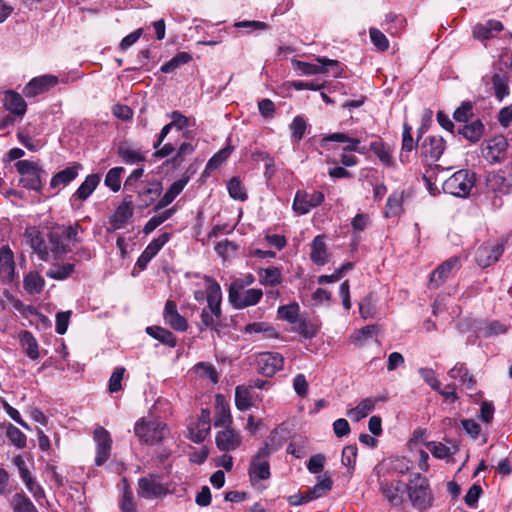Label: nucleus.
<instances>
[{
	"label": "nucleus",
	"mask_w": 512,
	"mask_h": 512,
	"mask_svg": "<svg viewBox=\"0 0 512 512\" xmlns=\"http://www.w3.org/2000/svg\"><path fill=\"white\" fill-rule=\"evenodd\" d=\"M406 492L415 509L422 511L432 506L433 495L428 479L420 473L414 474L409 480Z\"/></svg>",
	"instance_id": "nucleus-1"
},
{
	"label": "nucleus",
	"mask_w": 512,
	"mask_h": 512,
	"mask_svg": "<svg viewBox=\"0 0 512 512\" xmlns=\"http://www.w3.org/2000/svg\"><path fill=\"white\" fill-rule=\"evenodd\" d=\"M134 433L141 443L154 445L166 437L168 428L165 423L153 417H143L135 423Z\"/></svg>",
	"instance_id": "nucleus-2"
},
{
	"label": "nucleus",
	"mask_w": 512,
	"mask_h": 512,
	"mask_svg": "<svg viewBox=\"0 0 512 512\" xmlns=\"http://www.w3.org/2000/svg\"><path fill=\"white\" fill-rule=\"evenodd\" d=\"M475 185V173L470 170H459L446 179L443 191L453 196L465 198Z\"/></svg>",
	"instance_id": "nucleus-3"
},
{
	"label": "nucleus",
	"mask_w": 512,
	"mask_h": 512,
	"mask_svg": "<svg viewBox=\"0 0 512 512\" xmlns=\"http://www.w3.org/2000/svg\"><path fill=\"white\" fill-rule=\"evenodd\" d=\"M271 454L269 445L265 443L252 458L249 467V476L251 482L256 480H267L270 478V465L268 458Z\"/></svg>",
	"instance_id": "nucleus-4"
},
{
	"label": "nucleus",
	"mask_w": 512,
	"mask_h": 512,
	"mask_svg": "<svg viewBox=\"0 0 512 512\" xmlns=\"http://www.w3.org/2000/svg\"><path fill=\"white\" fill-rule=\"evenodd\" d=\"M407 484L399 479L379 480V491L383 498L392 506L399 507L404 503Z\"/></svg>",
	"instance_id": "nucleus-5"
},
{
	"label": "nucleus",
	"mask_w": 512,
	"mask_h": 512,
	"mask_svg": "<svg viewBox=\"0 0 512 512\" xmlns=\"http://www.w3.org/2000/svg\"><path fill=\"white\" fill-rule=\"evenodd\" d=\"M263 296L261 289H238L235 285H230L229 300L238 309L256 305Z\"/></svg>",
	"instance_id": "nucleus-6"
},
{
	"label": "nucleus",
	"mask_w": 512,
	"mask_h": 512,
	"mask_svg": "<svg viewBox=\"0 0 512 512\" xmlns=\"http://www.w3.org/2000/svg\"><path fill=\"white\" fill-rule=\"evenodd\" d=\"M508 148V141L503 135H496L482 145V156L490 164L503 160Z\"/></svg>",
	"instance_id": "nucleus-7"
},
{
	"label": "nucleus",
	"mask_w": 512,
	"mask_h": 512,
	"mask_svg": "<svg viewBox=\"0 0 512 512\" xmlns=\"http://www.w3.org/2000/svg\"><path fill=\"white\" fill-rule=\"evenodd\" d=\"M324 200V194L320 191H312L311 193L303 190L297 191L293 209L300 215L307 214L311 209L319 206Z\"/></svg>",
	"instance_id": "nucleus-8"
},
{
	"label": "nucleus",
	"mask_w": 512,
	"mask_h": 512,
	"mask_svg": "<svg viewBox=\"0 0 512 512\" xmlns=\"http://www.w3.org/2000/svg\"><path fill=\"white\" fill-rule=\"evenodd\" d=\"M503 252V242H486L478 248L476 252V262L483 268L488 267L497 262Z\"/></svg>",
	"instance_id": "nucleus-9"
},
{
	"label": "nucleus",
	"mask_w": 512,
	"mask_h": 512,
	"mask_svg": "<svg viewBox=\"0 0 512 512\" xmlns=\"http://www.w3.org/2000/svg\"><path fill=\"white\" fill-rule=\"evenodd\" d=\"M283 364V356L276 352L260 353L257 358L258 371L264 376H273L282 369Z\"/></svg>",
	"instance_id": "nucleus-10"
},
{
	"label": "nucleus",
	"mask_w": 512,
	"mask_h": 512,
	"mask_svg": "<svg viewBox=\"0 0 512 512\" xmlns=\"http://www.w3.org/2000/svg\"><path fill=\"white\" fill-rule=\"evenodd\" d=\"M486 187L488 193L494 194L495 198H501L512 191V184L502 171H493L486 177Z\"/></svg>",
	"instance_id": "nucleus-11"
},
{
	"label": "nucleus",
	"mask_w": 512,
	"mask_h": 512,
	"mask_svg": "<svg viewBox=\"0 0 512 512\" xmlns=\"http://www.w3.org/2000/svg\"><path fill=\"white\" fill-rule=\"evenodd\" d=\"M94 440L96 442L95 464L102 466L110 457L112 440L109 432L102 427L95 430Z\"/></svg>",
	"instance_id": "nucleus-12"
},
{
	"label": "nucleus",
	"mask_w": 512,
	"mask_h": 512,
	"mask_svg": "<svg viewBox=\"0 0 512 512\" xmlns=\"http://www.w3.org/2000/svg\"><path fill=\"white\" fill-rule=\"evenodd\" d=\"M445 141L441 136H427L420 145V154L427 161L435 162L443 154Z\"/></svg>",
	"instance_id": "nucleus-13"
},
{
	"label": "nucleus",
	"mask_w": 512,
	"mask_h": 512,
	"mask_svg": "<svg viewBox=\"0 0 512 512\" xmlns=\"http://www.w3.org/2000/svg\"><path fill=\"white\" fill-rule=\"evenodd\" d=\"M166 491V488L154 475L140 478L138 481V495L142 498L153 499L161 497L166 494Z\"/></svg>",
	"instance_id": "nucleus-14"
},
{
	"label": "nucleus",
	"mask_w": 512,
	"mask_h": 512,
	"mask_svg": "<svg viewBox=\"0 0 512 512\" xmlns=\"http://www.w3.org/2000/svg\"><path fill=\"white\" fill-rule=\"evenodd\" d=\"M460 267L459 258L451 257L440 264L430 276V285L434 288L440 287L452 275L454 270Z\"/></svg>",
	"instance_id": "nucleus-15"
},
{
	"label": "nucleus",
	"mask_w": 512,
	"mask_h": 512,
	"mask_svg": "<svg viewBox=\"0 0 512 512\" xmlns=\"http://www.w3.org/2000/svg\"><path fill=\"white\" fill-rule=\"evenodd\" d=\"M58 83V79L52 75H43L33 78L23 89L26 97H34L48 91Z\"/></svg>",
	"instance_id": "nucleus-16"
},
{
	"label": "nucleus",
	"mask_w": 512,
	"mask_h": 512,
	"mask_svg": "<svg viewBox=\"0 0 512 512\" xmlns=\"http://www.w3.org/2000/svg\"><path fill=\"white\" fill-rule=\"evenodd\" d=\"M163 317L165 322L174 330L185 331L188 328L187 320L178 313L174 301L168 300L166 302Z\"/></svg>",
	"instance_id": "nucleus-17"
},
{
	"label": "nucleus",
	"mask_w": 512,
	"mask_h": 512,
	"mask_svg": "<svg viewBox=\"0 0 512 512\" xmlns=\"http://www.w3.org/2000/svg\"><path fill=\"white\" fill-rule=\"evenodd\" d=\"M241 444L239 434L228 427L219 431L216 435V445L221 451L229 452L237 449Z\"/></svg>",
	"instance_id": "nucleus-18"
},
{
	"label": "nucleus",
	"mask_w": 512,
	"mask_h": 512,
	"mask_svg": "<svg viewBox=\"0 0 512 512\" xmlns=\"http://www.w3.org/2000/svg\"><path fill=\"white\" fill-rule=\"evenodd\" d=\"M25 238L31 248L36 252L43 261L48 260L49 250L41 237V233L35 227H28L25 230Z\"/></svg>",
	"instance_id": "nucleus-19"
},
{
	"label": "nucleus",
	"mask_w": 512,
	"mask_h": 512,
	"mask_svg": "<svg viewBox=\"0 0 512 512\" xmlns=\"http://www.w3.org/2000/svg\"><path fill=\"white\" fill-rule=\"evenodd\" d=\"M503 24L498 20H488L486 23H478L473 27V36L475 39L485 41L495 37L503 30Z\"/></svg>",
	"instance_id": "nucleus-20"
},
{
	"label": "nucleus",
	"mask_w": 512,
	"mask_h": 512,
	"mask_svg": "<svg viewBox=\"0 0 512 512\" xmlns=\"http://www.w3.org/2000/svg\"><path fill=\"white\" fill-rule=\"evenodd\" d=\"M168 240V234H162L157 239L151 241L138 258L137 265L141 269H145L147 264L152 260V258H154L158 254V252L161 250V248L166 244Z\"/></svg>",
	"instance_id": "nucleus-21"
},
{
	"label": "nucleus",
	"mask_w": 512,
	"mask_h": 512,
	"mask_svg": "<svg viewBox=\"0 0 512 512\" xmlns=\"http://www.w3.org/2000/svg\"><path fill=\"white\" fill-rule=\"evenodd\" d=\"M133 215L132 199L127 196L117 207L114 215L110 218V224L114 229L122 228Z\"/></svg>",
	"instance_id": "nucleus-22"
},
{
	"label": "nucleus",
	"mask_w": 512,
	"mask_h": 512,
	"mask_svg": "<svg viewBox=\"0 0 512 512\" xmlns=\"http://www.w3.org/2000/svg\"><path fill=\"white\" fill-rule=\"evenodd\" d=\"M15 272L13 252L8 246L0 248V277L3 281H12Z\"/></svg>",
	"instance_id": "nucleus-23"
},
{
	"label": "nucleus",
	"mask_w": 512,
	"mask_h": 512,
	"mask_svg": "<svg viewBox=\"0 0 512 512\" xmlns=\"http://www.w3.org/2000/svg\"><path fill=\"white\" fill-rule=\"evenodd\" d=\"M386 399L385 396L365 398L355 408L350 409L347 416L354 421H359L373 411L377 402H385Z\"/></svg>",
	"instance_id": "nucleus-24"
},
{
	"label": "nucleus",
	"mask_w": 512,
	"mask_h": 512,
	"mask_svg": "<svg viewBox=\"0 0 512 512\" xmlns=\"http://www.w3.org/2000/svg\"><path fill=\"white\" fill-rule=\"evenodd\" d=\"M3 105L8 111H10V113L17 115L20 118H22L27 111V105L23 97L11 90L5 92Z\"/></svg>",
	"instance_id": "nucleus-25"
},
{
	"label": "nucleus",
	"mask_w": 512,
	"mask_h": 512,
	"mask_svg": "<svg viewBox=\"0 0 512 512\" xmlns=\"http://www.w3.org/2000/svg\"><path fill=\"white\" fill-rule=\"evenodd\" d=\"M448 376L451 379H457L466 390H473L476 385L475 377L469 373L468 369L462 363H457L452 367Z\"/></svg>",
	"instance_id": "nucleus-26"
},
{
	"label": "nucleus",
	"mask_w": 512,
	"mask_h": 512,
	"mask_svg": "<svg viewBox=\"0 0 512 512\" xmlns=\"http://www.w3.org/2000/svg\"><path fill=\"white\" fill-rule=\"evenodd\" d=\"M320 65L297 61V68L305 75H316L327 72L326 66H338L337 60H331L327 58L317 59Z\"/></svg>",
	"instance_id": "nucleus-27"
},
{
	"label": "nucleus",
	"mask_w": 512,
	"mask_h": 512,
	"mask_svg": "<svg viewBox=\"0 0 512 512\" xmlns=\"http://www.w3.org/2000/svg\"><path fill=\"white\" fill-rule=\"evenodd\" d=\"M100 182V175L90 174L81 183L79 188L72 195V199L85 201L95 191Z\"/></svg>",
	"instance_id": "nucleus-28"
},
{
	"label": "nucleus",
	"mask_w": 512,
	"mask_h": 512,
	"mask_svg": "<svg viewBox=\"0 0 512 512\" xmlns=\"http://www.w3.org/2000/svg\"><path fill=\"white\" fill-rule=\"evenodd\" d=\"M186 184V179H180L175 181L167 190V192L159 199V201L154 207V211L157 212L170 205L174 201V199L183 191Z\"/></svg>",
	"instance_id": "nucleus-29"
},
{
	"label": "nucleus",
	"mask_w": 512,
	"mask_h": 512,
	"mask_svg": "<svg viewBox=\"0 0 512 512\" xmlns=\"http://www.w3.org/2000/svg\"><path fill=\"white\" fill-rule=\"evenodd\" d=\"M459 134L470 142H478L484 133V125L480 120L466 122L458 128Z\"/></svg>",
	"instance_id": "nucleus-30"
},
{
	"label": "nucleus",
	"mask_w": 512,
	"mask_h": 512,
	"mask_svg": "<svg viewBox=\"0 0 512 512\" xmlns=\"http://www.w3.org/2000/svg\"><path fill=\"white\" fill-rule=\"evenodd\" d=\"M79 168L80 164H77L59 171L52 177L50 187L54 189L60 186L65 187L77 177Z\"/></svg>",
	"instance_id": "nucleus-31"
},
{
	"label": "nucleus",
	"mask_w": 512,
	"mask_h": 512,
	"mask_svg": "<svg viewBox=\"0 0 512 512\" xmlns=\"http://www.w3.org/2000/svg\"><path fill=\"white\" fill-rule=\"evenodd\" d=\"M216 402V418L214 425L216 427H230V424L232 423V417L230 414L229 405L224 401V398L221 395L217 396Z\"/></svg>",
	"instance_id": "nucleus-32"
},
{
	"label": "nucleus",
	"mask_w": 512,
	"mask_h": 512,
	"mask_svg": "<svg viewBox=\"0 0 512 512\" xmlns=\"http://www.w3.org/2000/svg\"><path fill=\"white\" fill-rule=\"evenodd\" d=\"M425 445L431 454L437 459H449L459 450L455 443H452L451 446H447L441 442L430 441Z\"/></svg>",
	"instance_id": "nucleus-33"
},
{
	"label": "nucleus",
	"mask_w": 512,
	"mask_h": 512,
	"mask_svg": "<svg viewBox=\"0 0 512 512\" xmlns=\"http://www.w3.org/2000/svg\"><path fill=\"white\" fill-rule=\"evenodd\" d=\"M204 280L207 284L206 298H207L208 307L213 306L215 310H218V307H220L221 299H222L220 285L209 276H204Z\"/></svg>",
	"instance_id": "nucleus-34"
},
{
	"label": "nucleus",
	"mask_w": 512,
	"mask_h": 512,
	"mask_svg": "<svg viewBox=\"0 0 512 512\" xmlns=\"http://www.w3.org/2000/svg\"><path fill=\"white\" fill-rule=\"evenodd\" d=\"M48 239L50 245L49 250L52 252L55 258L63 256L70 250L68 244L64 241L57 228L48 234Z\"/></svg>",
	"instance_id": "nucleus-35"
},
{
	"label": "nucleus",
	"mask_w": 512,
	"mask_h": 512,
	"mask_svg": "<svg viewBox=\"0 0 512 512\" xmlns=\"http://www.w3.org/2000/svg\"><path fill=\"white\" fill-rule=\"evenodd\" d=\"M20 343L26 353V355L32 359L39 358V348L36 338L29 331H22L19 335Z\"/></svg>",
	"instance_id": "nucleus-36"
},
{
	"label": "nucleus",
	"mask_w": 512,
	"mask_h": 512,
	"mask_svg": "<svg viewBox=\"0 0 512 512\" xmlns=\"http://www.w3.org/2000/svg\"><path fill=\"white\" fill-rule=\"evenodd\" d=\"M311 260L317 265L327 262V249L322 236H316L311 244Z\"/></svg>",
	"instance_id": "nucleus-37"
},
{
	"label": "nucleus",
	"mask_w": 512,
	"mask_h": 512,
	"mask_svg": "<svg viewBox=\"0 0 512 512\" xmlns=\"http://www.w3.org/2000/svg\"><path fill=\"white\" fill-rule=\"evenodd\" d=\"M162 192V184L161 182L155 180L151 182L146 188L142 191L138 192L139 198L145 204V206H149L153 203Z\"/></svg>",
	"instance_id": "nucleus-38"
},
{
	"label": "nucleus",
	"mask_w": 512,
	"mask_h": 512,
	"mask_svg": "<svg viewBox=\"0 0 512 512\" xmlns=\"http://www.w3.org/2000/svg\"><path fill=\"white\" fill-rule=\"evenodd\" d=\"M118 154L126 164H135L145 160V156L139 150H136L124 143L118 147Z\"/></svg>",
	"instance_id": "nucleus-39"
},
{
	"label": "nucleus",
	"mask_w": 512,
	"mask_h": 512,
	"mask_svg": "<svg viewBox=\"0 0 512 512\" xmlns=\"http://www.w3.org/2000/svg\"><path fill=\"white\" fill-rule=\"evenodd\" d=\"M259 277L260 282L264 285L276 286L282 282L281 270L274 266L260 269Z\"/></svg>",
	"instance_id": "nucleus-40"
},
{
	"label": "nucleus",
	"mask_w": 512,
	"mask_h": 512,
	"mask_svg": "<svg viewBox=\"0 0 512 512\" xmlns=\"http://www.w3.org/2000/svg\"><path fill=\"white\" fill-rule=\"evenodd\" d=\"M57 230L69 247L71 244L80 242L78 235L80 232H82V227L78 223H74L68 226H59L57 227Z\"/></svg>",
	"instance_id": "nucleus-41"
},
{
	"label": "nucleus",
	"mask_w": 512,
	"mask_h": 512,
	"mask_svg": "<svg viewBox=\"0 0 512 512\" xmlns=\"http://www.w3.org/2000/svg\"><path fill=\"white\" fill-rule=\"evenodd\" d=\"M24 288L31 294H39L44 287V279L37 272H30L24 278Z\"/></svg>",
	"instance_id": "nucleus-42"
},
{
	"label": "nucleus",
	"mask_w": 512,
	"mask_h": 512,
	"mask_svg": "<svg viewBox=\"0 0 512 512\" xmlns=\"http://www.w3.org/2000/svg\"><path fill=\"white\" fill-rule=\"evenodd\" d=\"M192 60L191 54L188 52H179L168 62L161 66L160 70L163 73H171L177 68L189 63Z\"/></svg>",
	"instance_id": "nucleus-43"
},
{
	"label": "nucleus",
	"mask_w": 512,
	"mask_h": 512,
	"mask_svg": "<svg viewBox=\"0 0 512 512\" xmlns=\"http://www.w3.org/2000/svg\"><path fill=\"white\" fill-rule=\"evenodd\" d=\"M146 332L153 338L159 340L164 344L169 345L170 347H174L176 345V339L174 335L167 329H164L159 326H151L147 327Z\"/></svg>",
	"instance_id": "nucleus-44"
},
{
	"label": "nucleus",
	"mask_w": 512,
	"mask_h": 512,
	"mask_svg": "<svg viewBox=\"0 0 512 512\" xmlns=\"http://www.w3.org/2000/svg\"><path fill=\"white\" fill-rule=\"evenodd\" d=\"M235 404L238 410L245 411L252 406L250 389L246 386H237L235 389Z\"/></svg>",
	"instance_id": "nucleus-45"
},
{
	"label": "nucleus",
	"mask_w": 512,
	"mask_h": 512,
	"mask_svg": "<svg viewBox=\"0 0 512 512\" xmlns=\"http://www.w3.org/2000/svg\"><path fill=\"white\" fill-rule=\"evenodd\" d=\"M221 316V308L215 310L214 307L204 308L201 312V323L206 328L217 329V324Z\"/></svg>",
	"instance_id": "nucleus-46"
},
{
	"label": "nucleus",
	"mask_w": 512,
	"mask_h": 512,
	"mask_svg": "<svg viewBox=\"0 0 512 512\" xmlns=\"http://www.w3.org/2000/svg\"><path fill=\"white\" fill-rule=\"evenodd\" d=\"M14 512H38L30 499L23 494H15L11 499Z\"/></svg>",
	"instance_id": "nucleus-47"
},
{
	"label": "nucleus",
	"mask_w": 512,
	"mask_h": 512,
	"mask_svg": "<svg viewBox=\"0 0 512 512\" xmlns=\"http://www.w3.org/2000/svg\"><path fill=\"white\" fill-rule=\"evenodd\" d=\"M175 211H176V209L174 207L169 208V209L165 210L164 212L150 218V220L144 226V229H143L144 233L149 234L152 231H154L158 226H160L166 220L171 218L172 215L175 213Z\"/></svg>",
	"instance_id": "nucleus-48"
},
{
	"label": "nucleus",
	"mask_w": 512,
	"mask_h": 512,
	"mask_svg": "<svg viewBox=\"0 0 512 512\" xmlns=\"http://www.w3.org/2000/svg\"><path fill=\"white\" fill-rule=\"evenodd\" d=\"M124 172L123 167H114L110 169L105 176V185L113 192H118L121 188V175Z\"/></svg>",
	"instance_id": "nucleus-49"
},
{
	"label": "nucleus",
	"mask_w": 512,
	"mask_h": 512,
	"mask_svg": "<svg viewBox=\"0 0 512 512\" xmlns=\"http://www.w3.org/2000/svg\"><path fill=\"white\" fill-rule=\"evenodd\" d=\"M370 149L377 155V157L383 164H385L387 166H390L393 164L391 150L383 142H381V141L372 142L370 144Z\"/></svg>",
	"instance_id": "nucleus-50"
},
{
	"label": "nucleus",
	"mask_w": 512,
	"mask_h": 512,
	"mask_svg": "<svg viewBox=\"0 0 512 512\" xmlns=\"http://www.w3.org/2000/svg\"><path fill=\"white\" fill-rule=\"evenodd\" d=\"M492 85L495 96L499 101H502L506 96L509 95L508 81L504 76L500 74H494L492 77Z\"/></svg>",
	"instance_id": "nucleus-51"
},
{
	"label": "nucleus",
	"mask_w": 512,
	"mask_h": 512,
	"mask_svg": "<svg viewBox=\"0 0 512 512\" xmlns=\"http://www.w3.org/2000/svg\"><path fill=\"white\" fill-rule=\"evenodd\" d=\"M74 271V264L66 263L62 265H56L50 268L46 275L55 280H64L68 278Z\"/></svg>",
	"instance_id": "nucleus-52"
},
{
	"label": "nucleus",
	"mask_w": 512,
	"mask_h": 512,
	"mask_svg": "<svg viewBox=\"0 0 512 512\" xmlns=\"http://www.w3.org/2000/svg\"><path fill=\"white\" fill-rule=\"evenodd\" d=\"M299 305L297 303H291L283 305L278 308V317L286 320L289 323L295 324L298 321Z\"/></svg>",
	"instance_id": "nucleus-53"
},
{
	"label": "nucleus",
	"mask_w": 512,
	"mask_h": 512,
	"mask_svg": "<svg viewBox=\"0 0 512 512\" xmlns=\"http://www.w3.org/2000/svg\"><path fill=\"white\" fill-rule=\"evenodd\" d=\"M244 332L248 334L263 333L267 338H274L277 336L275 329L264 322H254L245 326Z\"/></svg>",
	"instance_id": "nucleus-54"
},
{
	"label": "nucleus",
	"mask_w": 512,
	"mask_h": 512,
	"mask_svg": "<svg viewBox=\"0 0 512 512\" xmlns=\"http://www.w3.org/2000/svg\"><path fill=\"white\" fill-rule=\"evenodd\" d=\"M332 480L330 477H324L319 480L311 489H309L308 495L311 500L317 499L323 496L326 492L330 491L332 488Z\"/></svg>",
	"instance_id": "nucleus-55"
},
{
	"label": "nucleus",
	"mask_w": 512,
	"mask_h": 512,
	"mask_svg": "<svg viewBox=\"0 0 512 512\" xmlns=\"http://www.w3.org/2000/svg\"><path fill=\"white\" fill-rule=\"evenodd\" d=\"M194 369L200 377L207 378L214 384L218 383V373L212 364L200 362L194 366Z\"/></svg>",
	"instance_id": "nucleus-56"
},
{
	"label": "nucleus",
	"mask_w": 512,
	"mask_h": 512,
	"mask_svg": "<svg viewBox=\"0 0 512 512\" xmlns=\"http://www.w3.org/2000/svg\"><path fill=\"white\" fill-rule=\"evenodd\" d=\"M323 141H335V142H341V143H349L348 146L344 148V151H358V144L360 141L358 139L349 138L344 133H333L328 136H326Z\"/></svg>",
	"instance_id": "nucleus-57"
},
{
	"label": "nucleus",
	"mask_w": 512,
	"mask_h": 512,
	"mask_svg": "<svg viewBox=\"0 0 512 512\" xmlns=\"http://www.w3.org/2000/svg\"><path fill=\"white\" fill-rule=\"evenodd\" d=\"M370 40L379 51H386L389 48L387 37L377 28L369 29Z\"/></svg>",
	"instance_id": "nucleus-58"
},
{
	"label": "nucleus",
	"mask_w": 512,
	"mask_h": 512,
	"mask_svg": "<svg viewBox=\"0 0 512 512\" xmlns=\"http://www.w3.org/2000/svg\"><path fill=\"white\" fill-rule=\"evenodd\" d=\"M8 439L18 448L26 446L25 434L12 424H9L6 430Z\"/></svg>",
	"instance_id": "nucleus-59"
},
{
	"label": "nucleus",
	"mask_w": 512,
	"mask_h": 512,
	"mask_svg": "<svg viewBox=\"0 0 512 512\" xmlns=\"http://www.w3.org/2000/svg\"><path fill=\"white\" fill-rule=\"evenodd\" d=\"M229 195L239 201H244L247 198L246 192L242 184L237 178H232L227 185Z\"/></svg>",
	"instance_id": "nucleus-60"
},
{
	"label": "nucleus",
	"mask_w": 512,
	"mask_h": 512,
	"mask_svg": "<svg viewBox=\"0 0 512 512\" xmlns=\"http://www.w3.org/2000/svg\"><path fill=\"white\" fill-rule=\"evenodd\" d=\"M480 333L483 336L489 337L493 335H500L506 332V328L503 324L498 321H492L490 323H485L483 326L479 327Z\"/></svg>",
	"instance_id": "nucleus-61"
},
{
	"label": "nucleus",
	"mask_w": 512,
	"mask_h": 512,
	"mask_svg": "<svg viewBox=\"0 0 512 512\" xmlns=\"http://www.w3.org/2000/svg\"><path fill=\"white\" fill-rule=\"evenodd\" d=\"M290 129L293 139L295 141H300L305 134L306 121L303 117L296 116L290 125Z\"/></svg>",
	"instance_id": "nucleus-62"
},
{
	"label": "nucleus",
	"mask_w": 512,
	"mask_h": 512,
	"mask_svg": "<svg viewBox=\"0 0 512 512\" xmlns=\"http://www.w3.org/2000/svg\"><path fill=\"white\" fill-rule=\"evenodd\" d=\"M357 457V447L355 445H347L343 448L341 461L342 464L349 469H353L355 466Z\"/></svg>",
	"instance_id": "nucleus-63"
},
{
	"label": "nucleus",
	"mask_w": 512,
	"mask_h": 512,
	"mask_svg": "<svg viewBox=\"0 0 512 512\" xmlns=\"http://www.w3.org/2000/svg\"><path fill=\"white\" fill-rule=\"evenodd\" d=\"M473 115V105L470 102H464L454 112V119L458 122H468Z\"/></svg>",
	"instance_id": "nucleus-64"
}]
</instances>
